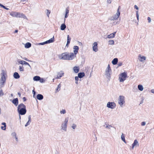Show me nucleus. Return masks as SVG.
Returning <instances> with one entry per match:
<instances>
[{"label":"nucleus","mask_w":154,"mask_h":154,"mask_svg":"<svg viewBox=\"0 0 154 154\" xmlns=\"http://www.w3.org/2000/svg\"><path fill=\"white\" fill-rule=\"evenodd\" d=\"M112 74V70L109 64H108L105 71V75L107 79L109 80Z\"/></svg>","instance_id":"3"},{"label":"nucleus","mask_w":154,"mask_h":154,"mask_svg":"<svg viewBox=\"0 0 154 154\" xmlns=\"http://www.w3.org/2000/svg\"><path fill=\"white\" fill-rule=\"evenodd\" d=\"M2 124L4 125V127H6V124L5 122H2Z\"/></svg>","instance_id":"52"},{"label":"nucleus","mask_w":154,"mask_h":154,"mask_svg":"<svg viewBox=\"0 0 154 154\" xmlns=\"http://www.w3.org/2000/svg\"><path fill=\"white\" fill-rule=\"evenodd\" d=\"M11 135L13 137H16V134L15 132H13L11 133Z\"/></svg>","instance_id":"42"},{"label":"nucleus","mask_w":154,"mask_h":154,"mask_svg":"<svg viewBox=\"0 0 154 154\" xmlns=\"http://www.w3.org/2000/svg\"><path fill=\"white\" fill-rule=\"evenodd\" d=\"M30 121H28L26 123V124L25 125V126L26 127H27V126L29 125L31 122Z\"/></svg>","instance_id":"41"},{"label":"nucleus","mask_w":154,"mask_h":154,"mask_svg":"<svg viewBox=\"0 0 154 154\" xmlns=\"http://www.w3.org/2000/svg\"><path fill=\"white\" fill-rule=\"evenodd\" d=\"M79 78L78 76L75 77V81H78L79 80Z\"/></svg>","instance_id":"53"},{"label":"nucleus","mask_w":154,"mask_h":154,"mask_svg":"<svg viewBox=\"0 0 154 154\" xmlns=\"http://www.w3.org/2000/svg\"><path fill=\"white\" fill-rule=\"evenodd\" d=\"M138 11H136V17L137 18V20L138 21L139 19V15L138 14Z\"/></svg>","instance_id":"36"},{"label":"nucleus","mask_w":154,"mask_h":154,"mask_svg":"<svg viewBox=\"0 0 154 154\" xmlns=\"http://www.w3.org/2000/svg\"><path fill=\"white\" fill-rule=\"evenodd\" d=\"M116 106V104L114 102H108L107 104V107L112 109H114Z\"/></svg>","instance_id":"10"},{"label":"nucleus","mask_w":154,"mask_h":154,"mask_svg":"<svg viewBox=\"0 0 154 154\" xmlns=\"http://www.w3.org/2000/svg\"><path fill=\"white\" fill-rule=\"evenodd\" d=\"M59 58L60 59L63 60H68V53L65 52L59 55Z\"/></svg>","instance_id":"8"},{"label":"nucleus","mask_w":154,"mask_h":154,"mask_svg":"<svg viewBox=\"0 0 154 154\" xmlns=\"http://www.w3.org/2000/svg\"><path fill=\"white\" fill-rule=\"evenodd\" d=\"M75 54L73 53H68V60H72L75 57V55H74Z\"/></svg>","instance_id":"14"},{"label":"nucleus","mask_w":154,"mask_h":154,"mask_svg":"<svg viewBox=\"0 0 154 154\" xmlns=\"http://www.w3.org/2000/svg\"><path fill=\"white\" fill-rule=\"evenodd\" d=\"M137 145H139L138 142L137 140H134V143L132 145V149H133L134 146Z\"/></svg>","instance_id":"19"},{"label":"nucleus","mask_w":154,"mask_h":154,"mask_svg":"<svg viewBox=\"0 0 154 154\" xmlns=\"http://www.w3.org/2000/svg\"><path fill=\"white\" fill-rule=\"evenodd\" d=\"M147 20H148V22L149 23H150L151 22V18H150V17H148V18H147Z\"/></svg>","instance_id":"45"},{"label":"nucleus","mask_w":154,"mask_h":154,"mask_svg":"<svg viewBox=\"0 0 154 154\" xmlns=\"http://www.w3.org/2000/svg\"><path fill=\"white\" fill-rule=\"evenodd\" d=\"M71 38L69 37V35H68L67 36V42L66 46L68 47L69 44L70 43Z\"/></svg>","instance_id":"21"},{"label":"nucleus","mask_w":154,"mask_h":154,"mask_svg":"<svg viewBox=\"0 0 154 154\" xmlns=\"http://www.w3.org/2000/svg\"><path fill=\"white\" fill-rule=\"evenodd\" d=\"M17 12L13 11L10 13V15L14 17H16Z\"/></svg>","instance_id":"29"},{"label":"nucleus","mask_w":154,"mask_h":154,"mask_svg":"<svg viewBox=\"0 0 154 154\" xmlns=\"http://www.w3.org/2000/svg\"><path fill=\"white\" fill-rule=\"evenodd\" d=\"M119 66H120L122 65V63H119L118 64Z\"/></svg>","instance_id":"56"},{"label":"nucleus","mask_w":154,"mask_h":154,"mask_svg":"<svg viewBox=\"0 0 154 154\" xmlns=\"http://www.w3.org/2000/svg\"><path fill=\"white\" fill-rule=\"evenodd\" d=\"M146 125V122H142L141 123V125L142 126H144Z\"/></svg>","instance_id":"46"},{"label":"nucleus","mask_w":154,"mask_h":154,"mask_svg":"<svg viewBox=\"0 0 154 154\" xmlns=\"http://www.w3.org/2000/svg\"><path fill=\"white\" fill-rule=\"evenodd\" d=\"M36 97L38 100H41L43 99V96L42 94H38L37 95Z\"/></svg>","instance_id":"20"},{"label":"nucleus","mask_w":154,"mask_h":154,"mask_svg":"<svg viewBox=\"0 0 154 154\" xmlns=\"http://www.w3.org/2000/svg\"><path fill=\"white\" fill-rule=\"evenodd\" d=\"M17 62H18V63L20 64H21L22 65H23V64L27 65L29 66V67H30V68L31 67V66H30V65L28 63L26 62L24 60H20L18 59L17 60Z\"/></svg>","instance_id":"13"},{"label":"nucleus","mask_w":154,"mask_h":154,"mask_svg":"<svg viewBox=\"0 0 154 154\" xmlns=\"http://www.w3.org/2000/svg\"><path fill=\"white\" fill-rule=\"evenodd\" d=\"M60 87H61V85L60 84H59L57 87V88L56 89L57 91H59L60 90Z\"/></svg>","instance_id":"37"},{"label":"nucleus","mask_w":154,"mask_h":154,"mask_svg":"<svg viewBox=\"0 0 154 154\" xmlns=\"http://www.w3.org/2000/svg\"><path fill=\"white\" fill-rule=\"evenodd\" d=\"M120 8V6H119V7L117 9V13L116 15H114L112 17H111L110 18V20H117L119 16L120 15V12L119 11V9Z\"/></svg>","instance_id":"7"},{"label":"nucleus","mask_w":154,"mask_h":154,"mask_svg":"<svg viewBox=\"0 0 154 154\" xmlns=\"http://www.w3.org/2000/svg\"><path fill=\"white\" fill-rule=\"evenodd\" d=\"M28 121H30L31 122V116L29 115L28 116Z\"/></svg>","instance_id":"54"},{"label":"nucleus","mask_w":154,"mask_h":154,"mask_svg":"<svg viewBox=\"0 0 154 154\" xmlns=\"http://www.w3.org/2000/svg\"><path fill=\"white\" fill-rule=\"evenodd\" d=\"M41 78L38 76H35L33 78V79L34 81H39L40 79Z\"/></svg>","instance_id":"26"},{"label":"nucleus","mask_w":154,"mask_h":154,"mask_svg":"<svg viewBox=\"0 0 154 154\" xmlns=\"http://www.w3.org/2000/svg\"><path fill=\"white\" fill-rule=\"evenodd\" d=\"M39 81H40V82L41 83H44L45 82V80H44L42 78H41Z\"/></svg>","instance_id":"43"},{"label":"nucleus","mask_w":154,"mask_h":154,"mask_svg":"<svg viewBox=\"0 0 154 154\" xmlns=\"http://www.w3.org/2000/svg\"><path fill=\"white\" fill-rule=\"evenodd\" d=\"M127 77V74L126 72H124L121 73L119 77V79L120 82H123L126 80Z\"/></svg>","instance_id":"6"},{"label":"nucleus","mask_w":154,"mask_h":154,"mask_svg":"<svg viewBox=\"0 0 154 154\" xmlns=\"http://www.w3.org/2000/svg\"><path fill=\"white\" fill-rule=\"evenodd\" d=\"M69 10L68 8H66L65 10V15L64 17V23H65L66 20V18H67L69 15Z\"/></svg>","instance_id":"18"},{"label":"nucleus","mask_w":154,"mask_h":154,"mask_svg":"<svg viewBox=\"0 0 154 154\" xmlns=\"http://www.w3.org/2000/svg\"><path fill=\"white\" fill-rule=\"evenodd\" d=\"M23 59H24L26 61H31L30 60H29L28 59H27V58H23Z\"/></svg>","instance_id":"49"},{"label":"nucleus","mask_w":154,"mask_h":154,"mask_svg":"<svg viewBox=\"0 0 154 154\" xmlns=\"http://www.w3.org/2000/svg\"><path fill=\"white\" fill-rule=\"evenodd\" d=\"M45 12L46 13V14L47 16L49 17V15L51 13V11L47 9L45 11Z\"/></svg>","instance_id":"33"},{"label":"nucleus","mask_w":154,"mask_h":154,"mask_svg":"<svg viewBox=\"0 0 154 154\" xmlns=\"http://www.w3.org/2000/svg\"><path fill=\"white\" fill-rule=\"evenodd\" d=\"M115 36H114V34H112V33L108 35L107 36V38H114Z\"/></svg>","instance_id":"35"},{"label":"nucleus","mask_w":154,"mask_h":154,"mask_svg":"<svg viewBox=\"0 0 154 154\" xmlns=\"http://www.w3.org/2000/svg\"><path fill=\"white\" fill-rule=\"evenodd\" d=\"M112 127V126L110 125H108V128H109V129H110Z\"/></svg>","instance_id":"51"},{"label":"nucleus","mask_w":154,"mask_h":154,"mask_svg":"<svg viewBox=\"0 0 154 154\" xmlns=\"http://www.w3.org/2000/svg\"><path fill=\"white\" fill-rule=\"evenodd\" d=\"M23 100L24 101H25L26 100V99L25 97H23Z\"/></svg>","instance_id":"58"},{"label":"nucleus","mask_w":154,"mask_h":154,"mask_svg":"<svg viewBox=\"0 0 154 154\" xmlns=\"http://www.w3.org/2000/svg\"><path fill=\"white\" fill-rule=\"evenodd\" d=\"M71 127L73 129H74L76 127V125L75 124H73L72 125Z\"/></svg>","instance_id":"40"},{"label":"nucleus","mask_w":154,"mask_h":154,"mask_svg":"<svg viewBox=\"0 0 154 154\" xmlns=\"http://www.w3.org/2000/svg\"><path fill=\"white\" fill-rule=\"evenodd\" d=\"M60 112L61 114H64L66 113V111L65 109H63L62 110L60 111Z\"/></svg>","instance_id":"38"},{"label":"nucleus","mask_w":154,"mask_h":154,"mask_svg":"<svg viewBox=\"0 0 154 154\" xmlns=\"http://www.w3.org/2000/svg\"><path fill=\"white\" fill-rule=\"evenodd\" d=\"M138 88L140 91H142L143 89V86L141 85H138Z\"/></svg>","instance_id":"30"},{"label":"nucleus","mask_w":154,"mask_h":154,"mask_svg":"<svg viewBox=\"0 0 154 154\" xmlns=\"http://www.w3.org/2000/svg\"><path fill=\"white\" fill-rule=\"evenodd\" d=\"M121 138L122 140L125 143H126V141L125 139V136L122 133L121 136Z\"/></svg>","instance_id":"31"},{"label":"nucleus","mask_w":154,"mask_h":154,"mask_svg":"<svg viewBox=\"0 0 154 154\" xmlns=\"http://www.w3.org/2000/svg\"><path fill=\"white\" fill-rule=\"evenodd\" d=\"M6 127H4V126H1V128L2 130H5L6 129Z\"/></svg>","instance_id":"47"},{"label":"nucleus","mask_w":154,"mask_h":154,"mask_svg":"<svg viewBox=\"0 0 154 154\" xmlns=\"http://www.w3.org/2000/svg\"><path fill=\"white\" fill-rule=\"evenodd\" d=\"M125 103V97L124 96L120 95L118 99V103L121 107L123 106V104Z\"/></svg>","instance_id":"5"},{"label":"nucleus","mask_w":154,"mask_h":154,"mask_svg":"<svg viewBox=\"0 0 154 154\" xmlns=\"http://www.w3.org/2000/svg\"><path fill=\"white\" fill-rule=\"evenodd\" d=\"M64 72L63 71H60L57 73V76L56 77L57 79H60L61 77L63 76L64 75Z\"/></svg>","instance_id":"12"},{"label":"nucleus","mask_w":154,"mask_h":154,"mask_svg":"<svg viewBox=\"0 0 154 154\" xmlns=\"http://www.w3.org/2000/svg\"><path fill=\"white\" fill-rule=\"evenodd\" d=\"M79 47L78 46H74L73 47V49L74 50L73 52H74V54H75V55H76L78 52V50H79Z\"/></svg>","instance_id":"16"},{"label":"nucleus","mask_w":154,"mask_h":154,"mask_svg":"<svg viewBox=\"0 0 154 154\" xmlns=\"http://www.w3.org/2000/svg\"><path fill=\"white\" fill-rule=\"evenodd\" d=\"M6 75V73L5 71L4 70H2V73L1 74V77L0 79V88H2L4 86V84L6 80L5 75Z\"/></svg>","instance_id":"2"},{"label":"nucleus","mask_w":154,"mask_h":154,"mask_svg":"<svg viewBox=\"0 0 154 154\" xmlns=\"http://www.w3.org/2000/svg\"><path fill=\"white\" fill-rule=\"evenodd\" d=\"M31 46V44L29 42H27L25 45V47L26 48H29Z\"/></svg>","instance_id":"28"},{"label":"nucleus","mask_w":154,"mask_h":154,"mask_svg":"<svg viewBox=\"0 0 154 154\" xmlns=\"http://www.w3.org/2000/svg\"><path fill=\"white\" fill-rule=\"evenodd\" d=\"M107 2L108 3L110 4L111 2V0H107Z\"/></svg>","instance_id":"55"},{"label":"nucleus","mask_w":154,"mask_h":154,"mask_svg":"<svg viewBox=\"0 0 154 154\" xmlns=\"http://www.w3.org/2000/svg\"><path fill=\"white\" fill-rule=\"evenodd\" d=\"M114 42L113 40H110L109 41V44L110 45H114Z\"/></svg>","instance_id":"39"},{"label":"nucleus","mask_w":154,"mask_h":154,"mask_svg":"<svg viewBox=\"0 0 154 154\" xmlns=\"http://www.w3.org/2000/svg\"><path fill=\"white\" fill-rule=\"evenodd\" d=\"M12 102L15 106H17L18 104V99L17 98L13 99L12 101Z\"/></svg>","instance_id":"17"},{"label":"nucleus","mask_w":154,"mask_h":154,"mask_svg":"<svg viewBox=\"0 0 154 154\" xmlns=\"http://www.w3.org/2000/svg\"><path fill=\"white\" fill-rule=\"evenodd\" d=\"M66 28V26L64 23L62 24L60 26V29L62 30H64Z\"/></svg>","instance_id":"27"},{"label":"nucleus","mask_w":154,"mask_h":154,"mask_svg":"<svg viewBox=\"0 0 154 154\" xmlns=\"http://www.w3.org/2000/svg\"><path fill=\"white\" fill-rule=\"evenodd\" d=\"M16 17L23 18L24 19H26L28 20L27 17L25 14L19 12H17V17Z\"/></svg>","instance_id":"11"},{"label":"nucleus","mask_w":154,"mask_h":154,"mask_svg":"<svg viewBox=\"0 0 154 154\" xmlns=\"http://www.w3.org/2000/svg\"><path fill=\"white\" fill-rule=\"evenodd\" d=\"M68 118H65L64 121L62 123L61 125V129L65 131H66L67 130V124L68 122Z\"/></svg>","instance_id":"4"},{"label":"nucleus","mask_w":154,"mask_h":154,"mask_svg":"<svg viewBox=\"0 0 154 154\" xmlns=\"http://www.w3.org/2000/svg\"><path fill=\"white\" fill-rule=\"evenodd\" d=\"M17 111L19 115H25L26 112L25 105L23 103L19 104L17 106Z\"/></svg>","instance_id":"1"},{"label":"nucleus","mask_w":154,"mask_h":154,"mask_svg":"<svg viewBox=\"0 0 154 154\" xmlns=\"http://www.w3.org/2000/svg\"><path fill=\"white\" fill-rule=\"evenodd\" d=\"M97 43L95 42L93 43V51L95 52H97L98 51V49L97 48Z\"/></svg>","instance_id":"15"},{"label":"nucleus","mask_w":154,"mask_h":154,"mask_svg":"<svg viewBox=\"0 0 154 154\" xmlns=\"http://www.w3.org/2000/svg\"><path fill=\"white\" fill-rule=\"evenodd\" d=\"M146 57L144 56L140 57V58L139 60L141 62H143V61L145 60Z\"/></svg>","instance_id":"32"},{"label":"nucleus","mask_w":154,"mask_h":154,"mask_svg":"<svg viewBox=\"0 0 154 154\" xmlns=\"http://www.w3.org/2000/svg\"><path fill=\"white\" fill-rule=\"evenodd\" d=\"M116 33V32H114L113 33H112V34H114V36H115V35Z\"/></svg>","instance_id":"63"},{"label":"nucleus","mask_w":154,"mask_h":154,"mask_svg":"<svg viewBox=\"0 0 154 154\" xmlns=\"http://www.w3.org/2000/svg\"><path fill=\"white\" fill-rule=\"evenodd\" d=\"M134 8L136 9L137 10H138L139 9V8H138V7L136 5H135L134 6Z\"/></svg>","instance_id":"48"},{"label":"nucleus","mask_w":154,"mask_h":154,"mask_svg":"<svg viewBox=\"0 0 154 154\" xmlns=\"http://www.w3.org/2000/svg\"><path fill=\"white\" fill-rule=\"evenodd\" d=\"M15 138L16 139V141H17L18 140V139L17 137V136H16V137H15Z\"/></svg>","instance_id":"59"},{"label":"nucleus","mask_w":154,"mask_h":154,"mask_svg":"<svg viewBox=\"0 0 154 154\" xmlns=\"http://www.w3.org/2000/svg\"><path fill=\"white\" fill-rule=\"evenodd\" d=\"M18 95L19 96V97H20L21 94H20V93L18 92Z\"/></svg>","instance_id":"64"},{"label":"nucleus","mask_w":154,"mask_h":154,"mask_svg":"<svg viewBox=\"0 0 154 154\" xmlns=\"http://www.w3.org/2000/svg\"><path fill=\"white\" fill-rule=\"evenodd\" d=\"M54 36L50 39L48 40H47L46 41H45L44 42L40 43L38 44V45H43L45 44H49L50 43H52L54 42Z\"/></svg>","instance_id":"9"},{"label":"nucleus","mask_w":154,"mask_h":154,"mask_svg":"<svg viewBox=\"0 0 154 154\" xmlns=\"http://www.w3.org/2000/svg\"><path fill=\"white\" fill-rule=\"evenodd\" d=\"M4 8L5 9H6V10H9V8H6V7L5 6Z\"/></svg>","instance_id":"62"},{"label":"nucleus","mask_w":154,"mask_h":154,"mask_svg":"<svg viewBox=\"0 0 154 154\" xmlns=\"http://www.w3.org/2000/svg\"><path fill=\"white\" fill-rule=\"evenodd\" d=\"M151 92L152 93L154 94V90L152 89L151 90Z\"/></svg>","instance_id":"60"},{"label":"nucleus","mask_w":154,"mask_h":154,"mask_svg":"<svg viewBox=\"0 0 154 154\" xmlns=\"http://www.w3.org/2000/svg\"><path fill=\"white\" fill-rule=\"evenodd\" d=\"M73 70L75 73H77L79 72V68L78 66L77 67L75 66L73 68Z\"/></svg>","instance_id":"23"},{"label":"nucleus","mask_w":154,"mask_h":154,"mask_svg":"<svg viewBox=\"0 0 154 154\" xmlns=\"http://www.w3.org/2000/svg\"><path fill=\"white\" fill-rule=\"evenodd\" d=\"M0 6L3 8H4L5 6L3 5H2L1 3H0Z\"/></svg>","instance_id":"57"},{"label":"nucleus","mask_w":154,"mask_h":154,"mask_svg":"<svg viewBox=\"0 0 154 154\" xmlns=\"http://www.w3.org/2000/svg\"><path fill=\"white\" fill-rule=\"evenodd\" d=\"M4 95V93L3 92L2 90L0 91V97L1 95Z\"/></svg>","instance_id":"44"},{"label":"nucleus","mask_w":154,"mask_h":154,"mask_svg":"<svg viewBox=\"0 0 154 154\" xmlns=\"http://www.w3.org/2000/svg\"><path fill=\"white\" fill-rule=\"evenodd\" d=\"M19 69L20 71L23 72L24 71V67L22 65L20 66H19Z\"/></svg>","instance_id":"34"},{"label":"nucleus","mask_w":154,"mask_h":154,"mask_svg":"<svg viewBox=\"0 0 154 154\" xmlns=\"http://www.w3.org/2000/svg\"><path fill=\"white\" fill-rule=\"evenodd\" d=\"M14 77L15 79H18L20 78V76L17 72H15L14 74Z\"/></svg>","instance_id":"22"},{"label":"nucleus","mask_w":154,"mask_h":154,"mask_svg":"<svg viewBox=\"0 0 154 154\" xmlns=\"http://www.w3.org/2000/svg\"><path fill=\"white\" fill-rule=\"evenodd\" d=\"M79 45H82V44L81 42H79Z\"/></svg>","instance_id":"61"},{"label":"nucleus","mask_w":154,"mask_h":154,"mask_svg":"<svg viewBox=\"0 0 154 154\" xmlns=\"http://www.w3.org/2000/svg\"><path fill=\"white\" fill-rule=\"evenodd\" d=\"M85 75V74L83 72H79L78 74V77L80 78H82Z\"/></svg>","instance_id":"24"},{"label":"nucleus","mask_w":154,"mask_h":154,"mask_svg":"<svg viewBox=\"0 0 154 154\" xmlns=\"http://www.w3.org/2000/svg\"><path fill=\"white\" fill-rule=\"evenodd\" d=\"M118 62V59L117 58H115L112 61V63L113 65H116Z\"/></svg>","instance_id":"25"},{"label":"nucleus","mask_w":154,"mask_h":154,"mask_svg":"<svg viewBox=\"0 0 154 154\" xmlns=\"http://www.w3.org/2000/svg\"><path fill=\"white\" fill-rule=\"evenodd\" d=\"M32 93H33V97H35V91H34V90H33L32 91Z\"/></svg>","instance_id":"50"}]
</instances>
